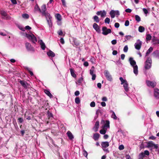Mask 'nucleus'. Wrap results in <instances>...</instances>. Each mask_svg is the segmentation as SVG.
Returning a JSON list of instances; mask_svg holds the SVG:
<instances>
[{"label": "nucleus", "instance_id": "nucleus-21", "mask_svg": "<svg viewBox=\"0 0 159 159\" xmlns=\"http://www.w3.org/2000/svg\"><path fill=\"white\" fill-rule=\"evenodd\" d=\"M47 117L49 120H52L53 118V115L52 113L49 112V110L47 111Z\"/></svg>", "mask_w": 159, "mask_h": 159}, {"label": "nucleus", "instance_id": "nucleus-28", "mask_svg": "<svg viewBox=\"0 0 159 159\" xmlns=\"http://www.w3.org/2000/svg\"><path fill=\"white\" fill-rule=\"evenodd\" d=\"M45 93L50 98H52L53 97L52 95L50 93V91L48 90H45L44 91Z\"/></svg>", "mask_w": 159, "mask_h": 159}, {"label": "nucleus", "instance_id": "nucleus-63", "mask_svg": "<svg viewBox=\"0 0 159 159\" xmlns=\"http://www.w3.org/2000/svg\"><path fill=\"white\" fill-rule=\"evenodd\" d=\"M131 37V36L130 35H126L125 36L126 39L127 40H128L130 39V38Z\"/></svg>", "mask_w": 159, "mask_h": 159}, {"label": "nucleus", "instance_id": "nucleus-29", "mask_svg": "<svg viewBox=\"0 0 159 159\" xmlns=\"http://www.w3.org/2000/svg\"><path fill=\"white\" fill-rule=\"evenodd\" d=\"M41 45V48L43 50H44L46 48V46L45 43L43 42L42 40H41V42L40 43Z\"/></svg>", "mask_w": 159, "mask_h": 159}, {"label": "nucleus", "instance_id": "nucleus-42", "mask_svg": "<svg viewBox=\"0 0 159 159\" xmlns=\"http://www.w3.org/2000/svg\"><path fill=\"white\" fill-rule=\"evenodd\" d=\"M83 81V77H82L81 78L79 79L77 81V82H78V84H80L82 83V82Z\"/></svg>", "mask_w": 159, "mask_h": 159}, {"label": "nucleus", "instance_id": "nucleus-3", "mask_svg": "<svg viewBox=\"0 0 159 159\" xmlns=\"http://www.w3.org/2000/svg\"><path fill=\"white\" fill-rule=\"evenodd\" d=\"M102 34L105 35H107L111 32V29H107V27L105 26L102 27Z\"/></svg>", "mask_w": 159, "mask_h": 159}, {"label": "nucleus", "instance_id": "nucleus-24", "mask_svg": "<svg viewBox=\"0 0 159 159\" xmlns=\"http://www.w3.org/2000/svg\"><path fill=\"white\" fill-rule=\"evenodd\" d=\"M133 67L134 70L133 72L135 75H137L138 74V67L137 65L133 66Z\"/></svg>", "mask_w": 159, "mask_h": 159}, {"label": "nucleus", "instance_id": "nucleus-7", "mask_svg": "<svg viewBox=\"0 0 159 159\" xmlns=\"http://www.w3.org/2000/svg\"><path fill=\"white\" fill-rule=\"evenodd\" d=\"M25 46L26 48L28 51H31L32 52L34 51V48L31 46V45L30 43L28 42L26 43L25 44Z\"/></svg>", "mask_w": 159, "mask_h": 159}, {"label": "nucleus", "instance_id": "nucleus-8", "mask_svg": "<svg viewBox=\"0 0 159 159\" xmlns=\"http://www.w3.org/2000/svg\"><path fill=\"white\" fill-rule=\"evenodd\" d=\"M46 10V6L44 4L41 7V12L43 15L45 16H49L48 15H49V16H50V15L49 14H47L45 12V11Z\"/></svg>", "mask_w": 159, "mask_h": 159}, {"label": "nucleus", "instance_id": "nucleus-43", "mask_svg": "<svg viewBox=\"0 0 159 159\" xmlns=\"http://www.w3.org/2000/svg\"><path fill=\"white\" fill-rule=\"evenodd\" d=\"M22 17L24 18L28 19L29 18V15L27 14H22Z\"/></svg>", "mask_w": 159, "mask_h": 159}, {"label": "nucleus", "instance_id": "nucleus-9", "mask_svg": "<svg viewBox=\"0 0 159 159\" xmlns=\"http://www.w3.org/2000/svg\"><path fill=\"white\" fill-rule=\"evenodd\" d=\"M149 155V152L148 150H145L144 152L140 153L139 155V157L141 158H144L145 155L148 156Z\"/></svg>", "mask_w": 159, "mask_h": 159}, {"label": "nucleus", "instance_id": "nucleus-51", "mask_svg": "<svg viewBox=\"0 0 159 159\" xmlns=\"http://www.w3.org/2000/svg\"><path fill=\"white\" fill-rule=\"evenodd\" d=\"M57 33L58 34V35L60 36L62 35L63 34L62 31L61 30H60L58 31L57 32Z\"/></svg>", "mask_w": 159, "mask_h": 159}, {"label": "nucleus", "instance_id": "nucleus-22", "mask_svg": "<svg viewBox=\"0 0 159 159\" xmlns=\"http://www.w3.org/2000/svg\"><path fill=\"white\" fill-rule=\"evenodd\" d=\"M110 122L108 120H106V123L103 126V128L104 129H107V128H109L110 127Z\"/></svg>", "mask_w": 159, "mask_h": 159}, {"label": "nucleus", "instance_id": "nucleus-41", "mask_svg": "<svg viewBox=\"0 0 159 159\" xmlns=\"http://www.w3.org/2000/svg\"><path fill=\"white\" fill-rule=\"evenodd\" d=\"M111 117L115 120H116L117 118V117L114 111L112 112V114L111 115Z\"/></svg>", "mask_w": 159, "mask_h": 159}, {"label": "nucleus", "instance_id": "nucleus-36", "mask_svg": "<svg viewBox=\"0 0 159 159\" xmlns=\"http://www.w3.org/2000/svg\"><path fill=\"white\" fill-rule=\"evenodd\" d=\"M34 9L36 11H39V12H41V11L40 9L39 8V6L38 4H36L34 7Z\"/></svg>", "mask_w": 159, "mask_h": 159}, {"label": "nucleus", "instance_id": "nucleus-10", "mask_svg": "<svg viewBox=\"0 0 159 159\" xmlns=\"http://www.w3.org/2000/svg\"><path fill=\"white\" fill-rule=\"evenodd\" d=\"M106 14L107 13L106 11L104 10L98 11L96 13V14L97 15L99 16L101 15V16L102 18L105 16H106Z\"/></svg>", "mask_w": 159, "mask_h": 159}, {"label": "nucleus", "instance_id": "nucleus-59", "mask_svg": "<svg viewBox=\"0 0 159 159\" xmlns=\"http://www.w3.org/2000/svg\"><path fill=\"white\" fill-rule=\"evenodd\" d=\"M156 138V137L153 136H150L149 138V139H152V140H154Z\"/></svg>", "mask_w": 159, "mask_h": 159}, {"label": "nucleus", "instance_id": "nucleus-18", "mask_svg": "<svg viewBox=\"0 0 159 159\" xmlns=\"http://www.w3.org/2000/svg\"><path fill=\"white\" fill-rule=\"evenodd\" d=\"M66 134L69 139L72 140L74 138V136L70 131H68Z\"/></svg>", "mask_w": 159, "mask_h": 159}, {"label": "nucleus", "instance_id": "nucleus-34", "mask_svg": "<svg viewBox=\"0 0 159 159\" xmlns=\"http://www.w3.org/2000/svg\"><path fill=\"white\" fill-rule=\"evenodd\" d=\"M93 20L96 23H98L99 21V19L98 16H93Z\"/></svg>", "mask_w": 159, "mask_h": 159}, {"label": "nucleus", "instance_id": "nucleus-39", "mask_svg": "<svg viewBox=\"0 0 159 159\" xmlns=\"http://www.w3.org/2000/svg\"><path fill=\"white\" fill-rule=\"evenodd\" d=\"M152 38V36L150 34H148L147 35L146 37V40L147 41L150 40Z\"/></svg>", "mask_w": 159, "mask_h": 159}, {"label": "nucleus", "instance_id": "nucleus-45", "mask_svg": "<svg viewBox=\"0 0 159 159\" xmlns=\"http://www.w3.org/2000/svg\"><path fill=\"white\" fill-rule=\"evenodd\" d=\"M26 70L28 71V72H29L30 75L31 76H33L34 75L33 72L31 71L30 70V68H26Z\"/></svg>", "mask_w": 159, "mask_h": 159}, {"label": "nucleus", "instance_id": "nucleus-20", "mask_svg": "<svg viewBox=\"0 0 159 159\" xmlns=\"http://www.w3.org/2000/svg\"><path fill=\"white\" fill-rule=\"evenodd\" d=\"M129 61L130 65L132 66H135L136 64V61L133 60V58L132 57H130L129 58Z\"/></svg>", "mask_w": 159, "mask_h": 159}, {"label": "nucleus", "instance_id": "nucleus-30", "mask_svg": "<svg viewBox=\"0 0 159 159\" xmlns=\"http://www.w3.org/2000/svg\"><path fill=\"white\" fill-rule=\"evenodd\" d=\"M71 76L74 78H76V75L74 72V70L72 68L70 69Z\"/></svg>", "mask_w": 159, "mask_h": 159}, {"label": "nucleus", "instance_id": "nucleus-27", "mask_svg": "<svg viewBox=\"0 0 159 159\" xmlns=\"http://www.w3.org/2000/svg\"><path fill=\"white\" fill-rule=\"evenodd\" d=\"M55 17L59 21H61V15L59 13L55 15Z\"/></svg>", "mask_w": 159, "mask_h": 159}, {"label": "nucleus", "instance_id": "nucleus-6", "mask_svg": "<svg viewBox=\"0 0 159 159\" xmlns=\"http://www.w3.org/2000/svg\"><path fill=\"white\" fill-rule=\"evenodd\" d=\"M49 107V103L46 101H45L44 102V105L40 109L41 111L44 112L45 110H46Z\"/></svg>", "mask_w": 159, "mask_h": 159}, {"label": "nucleus", "instance_id": "nucleus-11", "mask_svg": "<svg viewBox=\"0 0 159 159\" xmlns=\"http://www.w3.org/2000/svg\"><path fill=\"white\" fill-rule=\"evenodd\" d=\"M93 27L95 30L98 33H100L101 32V30L99 26L96 23H94L93 25Z\"/></svg>", "mask_w": 159, "mask_h": 159}, {"label": "nucleus", "instance_id": "nucleus-32", "mask_svg": "<svg viewBox=\"0 0 159 159\" xmlns=\"http://www.w3.org/2000/svg\"><path fill=\"white\" fill-rule=\"evenodd\" d=\"M123 86L124 87L126 91H127L129 90V88L128 87V84L127 82H125Z\"/></svg>", "mask_w": 159, "mask_h": 159}, {"label": "nucleus", "instance_id": "nucleus-19", "mask_svg": "<svg viewBox=\"0 0 159 159\" xmlns=\"http://www.w3.org/2000/svg\"><path fill=\"white\" fill-rule=\"evenodd\" d=\"M99 123L98 121H97L95 123L94 127L93 128V129H94V131L95 132H97L98 130V129L99 125Z\"/></svg>", "mask_w": 159, "mask_h": 159}, {"label": "nucleus", "instance_id": "nucleus-12", "mask_svg": "<svg viewBox=\"0 0 159 159\" xmlns=\"http://www.w3.org/2000/svg\"><path fill=\"white\" fill-rule=\"evenodd\" d=\"M154 96L156 98H159V89H154Z\"/></svg>", "mask_w": 159, "mask_h": 159}, {"label": "nucleus", "instance_id": "nucleus-54", "mask_svg": "<svg viewBox=\"0 0 159 159\" xmlns=\"http://www.w3.org/2000/svg\"><path fill=\"white\" fill-rule=\"evenodd\" d=\"M114 26L116 28H118L120 26V24L116 22Z\"/></svg>", "mask_w": 159, "mask_h": 159}, {"label": "nucleus", "instance_id": "nucleus-40", "mask_svg": "<svg viewBox=\"0 0 159 159\" xmlns=\"http://www.w3.org/2000/svg\"><path fill=\"white\" fill-rule=\"evenodd\" d=\"M75 102L77 104L80 103V98L79 97L76 98L75 99Z\"/></svg>", "mask_w": 159, "mask_h": 159}, {"label": "nucleus", "instance_id": "nucleus-50", "mask_svg": "<svg viewBox=\"0 0 159 159\" xmlns=\"http://www.w3.org/2000/svg\"><path fill=\"white\" fill-rule=\"evenodd\" d=\"M90 106L92 107H94L95 106V102L93 101L91 102L90 104Z\"/></svg>", "mask_w": 159, "mask_h": 159}, {"label": "nucleus", "instance_id": "nucleus-26", "mask_svg": "<svg viewBox=\"0 0 159 159\" xmlns=\"http://www.w3.org/2000/svg\"><path fill=\"white\" fill-rule=\"evenodd\" d=\"M153 50V48L152 47H150L149 49L147 51L146 53V56H148L149 54L152 52Z\"/></svg>", "mask_w": 159, "mask_h": 159}, {"label": "nucleus", "instance_id": "nucleus-16", "mask_svg": "<svg viewBox=\"0 0 159 159\" xmlns=\"http://www.w3.org/2000/svg\"><path fill=\"white\" fill-rule=\"evenodd\" d=\"M100 136V134L98 133H94L93 134V138L95 141H97L99 139Z\"/></svg>", "mask_w": 159, "mask_h": 159}, {"label": "nucleus", "instance_id": "nucleus-44", "mask_svg": "<svg viewBox=\"0 0 159 159\" xmlns=\"http://www.w3.org/2000/svg\"><path fill=\"white\" fill-rule=\"evenodd\" d=\"M0 14L2 16H7V13L5 11H2L0 12Z\"/></svg>", "mask_w": 159, "mask_h": 159}, {"label": "nucleus", "instance_id": "nucleus-13", "mask_svg": "<svg viewBox=\"0 0 159 159\" xmlns=\"http://www.w3.org/2000/svg\"><path fill=\"white\" fill-rule=\"evenodd\" d=\"M101 145L102 149L106 148L109 145V143L107 142H102Z\"/></svg>", "mask_w": 159, "mask_h": 159}, {"label": "nucleus", "instance_id": "nucleus-62", "mask_svg": "<svg viewBox=\"0 0 159 159\" xmlns=\"http://www.w3.org/2000/svg\"><path fill=\"white\" fill-rule=\"evenodd\" d=\"M80 93V92L79 91H76L75 93V94L76 96L79 95Z\"/></svg>", "mask_w": 159, "mask_h": 159}, {"label": "nucleus", "instance_id": "nucleus-33", "mask_svg": "<svg viewBox=\"0 0 159 159\" xmlns=\"http://www.w3.org/2000/svg\"><path fill=\"white\" fill-rule=\"evenodd\" d=\"M145 30V28L143 26H140L139 27V32L142 33Z\"/></svg>", "mask_w": 159, "mask_h": 159}, {"label": "nucleus", "instance_id": "nucleus-53", "mask_svg": "<svg viewBox=\"0 0 159 159\" xmlns=\"http://www.w3.org/2000/svg\"><path fill=\"white\" fill-rule=\"evenodd\" d=\"M124 148V147L123 145H120L119 147V149L120 150H122Z\"/></svg>", "mask_w": 159, "mask_h": 159}, {"label": "nucleus", "instance_id": "nucleus-55", "mask_svg": "<svg viewBox=\"0 0 159 159\" xmlns=\"http://www.w3.org/2000/svg\"><path fill=\"white\" fill-rule=\"evenodd\" d=\"M83 154L85 157H87L88 155L87 152L85 150L83 151Z\"/></svg>", "mask_w": 159, "mask_h": 159}, {"label": "nucleus", "instance_id": "nucleus-64", "mask_svg": "<svg viewBox=\"0 0 159 159\" xmlns=\"http://www.w3.org/2000/svg\"><path fill=\"white\" fill-rule=\"evenodd\" d=\"M60 42L62 44H64V39L63 38H61V39H60Z\"/></svg>", "mask_w": 159, "mask_h": 159}, {"label": "nucleus", "instance_id": "nucleus-15", "mask_svg": "<svg viewBox=\"0 0 159 159\" xmlns=\"http://www.w3.org/2000/svg\"><path fill=\"white\" fill-rule=\"evenodd\" d=\"M21 85L23 87L25 88H27V85H28V84L25 82L24 80H20L19 81Z\"/></svg>", "mask_w": 159, "mask_h": 159}, {"label": "nucleus", "instance_id": "nucleus-35", "mask_svg": "<svg viewBox=\"0 0 159 159\" xmlns=\"http://www.w3.org/2000/svg\"><path fill=\"white\" fill-rule=\"evenodd\" d=\"M107 131V129H103L100 130V133L102 134H105Z\"/></svg>", "mask_w": 159, "mask_h": 159}, {"label": "nucleus", "instance_id": "nucleus-57", "mask_svg": "<svg viewBox=\"0 0 159 159\" xmlns=\"http://www.w3.org/2000/svg\"><path fill=\"white\" fill-rule=\"evenodd\" d=\"M131 11V10L129 8L125 10V11L127 13H130Z\"/></svg>", "mask_w": 159, "mask_h": 159}, {"label": "nucleus", "instance_id": "nucleus-61", "mask_svg": "<svg viewBox=\"0 0 159 159\" xmlns=\"http://www.w3.org/2000/svg\"><path fill=\"white\" fill-rule=\"evenodd\" d=\"M120 57L121 59L124 60L125 57V55L124 54H122L120 55Z\"/></svg>", "mask_w": 159, "mask_h": 159}, {"label": "nucleus", "instance_id": "nucleus-4", "mask_svg": "<svg viewBox=\"0 0 159 159\" xmlns=\"http://www.w3.org/2000/svg\"><path fill=\"white\" fill-rule=\"evenodd\" d=\"M147 85L149 87H151L154 88L156 85V83L155 82L147 80L146 82Z\"/></svg>", "mask_w": 159, "mask_h": 159}, {"label": "nucleus", "instance_id": "nucleus-14", "mask_svg": "<svg viewBox=\"0 0 159 159\" xmlns=\"http://www.w3.org/2000/svg\"><path fill=\"white\" fill-rule=\"evenodd\" d=\"M142 44V42L141 41H139L138 43H136L134 44L135 48L137 50H139L141 47Z\"/></svg>", "mask_w": 159, "mask_h": 159}, {"label": "nucleus", "instance_id": "nucleus-46", "mask_svg": "<svg viewBox=\"0 0 159 159\" xmlns=\"http://www.w3.org/2000/svg\"><path fill=\"white\" fill-rule=\"evenodd\" d=\"M94 67L93 66H92L91 69L90 70V74L91 75L94 74H93V72H94L93 69H94Z\"/></svg>", "mask_w": 159, "mask_h": 159}, {"label": "nucleus", "instance_id": "nucleus-17", "mask_svg": "<svg viewBox=\"0 0 159 159\" xmlns=\"http://www.w3.org/2000/svg\"><path fill=\"white\" fill-rule=\"evenodd\" d=\"M152 56L154 57H159V51L156 50L153 52L152 53Z\"/></svg>", "mask_w": 159, "mask_h": 159}, {"label": "nucleus", "instance_id": "nucleus-2", "mask_svg": "<svg viewBox=\"0 0 159 159\" xmlns=\"http://www.w3.org/2000/svg\"><path fill=\"white\" fill-rule=\"evenodd\" d=\"M26 37L34 43H35L37 41V38L35 36L32 34V35L28 34H26Z\"/></svg>", "mask_w": 159, "mask_h": 159}, {"label": "nucleus", "instance_id": "nucleus-47", "mask_svg": "<svg viewBox=\"0 0 159 159\" xmlns=\"http://www.w3.org/2000/svg\"><path fill=\"white\" fill-rule=\"evenodd\" d=\"M110 22V19L108 18L107 17L105 20V22L106 23L109 24Z\"/></svg>", "mask_w": 159, "mask_h": 159}, {"label": "nucleus", "instance_id": "nucleus-1", "mask_svg": "<svg viewBox=\"0 0 159 159\" xmlns=\"http://www.w3.org/2000/svg\"><path fill=\"white\" fill-rule=\"evenodd\" d=\"M152 59L149 57H148L145 63L144 67L146 70L149 69L151 66Z\"/></svg>", "mask_w": 159, "mask_h": 159}, {"label": "nucleus", "instance_id": "nucleus-56", "mask_svg": "<svg viewBox=\"0 0 159 159\" xmlns=\"http://www.w3.org/2000/svg\"><path fill=\"white\" fill-rule=\"evenodd\" d=\"M111 43L113 45H115V44H116V43L117 41H116V40L114 39V40H112L111 41Z\"/></svg>", "mask_w": 159, "mask_h": 159}, {"label": "nucleus", "instance_id": "nucleus-38", "mask_svg": "<svg viewBox=\"0 0 159 159\" xmlns=\"http://www.w3.org/2000/svg\"><path fill=\"white\" fill-rule=\"evenodd\" d=\"M119 79L121 82V84H122L125 82H127V81L126 80H124L122 77H120L119 78Z\"/></svg>", "mask_w": 159, "mask_h": 159}, {"label": "nucleus", "instance_id": "nucleus-5", "mask_svg": "<svg viewBox=\"0 0 159 159\" xmlns=\"http://www.w3.org/2000/svg\"><path fill=\"white\" fill-rule=\"evenodd\" d=\"M104 74L107 80L110 81L112 80V76L108 70H105L104 71Z\"/></svg>", "mask_w": 159, "mask_h": 159}, {"label": "nucleus", "instance_id": "nucleus-48", "mask_svg": "<svg viewBox=\"0 0 159 159\" xmlns=\"http://www.w3.org/2000/svg\"><path fill=\"white\" fill-rule=\"evenodd\" d=\"M18 122L20 123H22L24 121L22 117L19 118L18 119Z\"/></svg>", "mask_w": 159, "mask_h": 159}, {"label": "nucleus", "instance_id": "nucleus-23", "mask_svg": "<svg viewBox=\"0 0 159 159\" xmlns=\"http://www.w3.org/2000/svg\"><path fill=\"white\" fill-rule=\"evenodd\" d=\"M47 54L49 57H54L55 56V53L50 50L47 52Z\"/></svg>", "mask_w": 159, "mask_h": 159}, {"label": "nucleus", "instance_id": "nucleus-49", "mask_svg": "<svg viewBox=\"0 0 159 159\" xmlns=\"http://www.w3.org/2000/svg\"><path fill=\"white\" fill-rule=\"evenodd\" d=\"M128 48L127 46L126 45V46H125V47H124V49H123L124 51L125 52H127L128 51Z\"/></svg>", "mask_w": 159, "mask_h": 159}, {"label": "nucleus", "instance_id": "nucleus-25", "mask_svg": "<svg viewBox=\"0 0 159 159\" xmlns=\"http://www.w3.org/2000/svg\"><path fill=\"white\" fill-rule=\"evenodd\" d=\"M154 145V143L152 141H150L148 143L147 147L148 148L152 147Z\"/></svg>", "mask_w": 159, "mask_h": 159}, {"label": "nucleus", "instance_id": "nucleus-37", "mask_svg": "<svg viewBox=\"0 0 159 159\" xmlns=\"http://www.w3.org/2000/svg\"><path fill=\"white\" fill-rule=\"evenodd\" d=\"M135 20L138 22H139L141 20L140 17L138 15H136L135 16Z\"/></svg>", "mask_w": 159, "mask_h": 159}, {"label": "nucleus", "instance_id": "nucleus-52", "mask_svg": "<svg viewBox=\"0 0 159 159\" xmlns=\"http://www.w3.org/2000/svg\"><path fill=\"white\" fill-rule=\"evenodd\" d=\"M129 21L128 20H127L125 21V25L126 26H127L129 25Z\"/></svg>", "mask_w": 159, "mask_h": 159}, {"label": "nucleus", "instance_id": "nucleus-58", "mask_svg": "<svg viewBox=\"0 0 159 159\" xmlns=\"http://www.w3.org/2000/svg\"><path fill=\"white\" fill-rule=\"evenodd\" d=\"M92 76V79L93 80H95V79H96V75L95 74H93V75H91Z\"/></svg>", "mask_w": 159, "mask_h": 159}, {"label": "nucleus", "instance_id": "nucleus-31", "mask_svg": "<svg viewBox=\"0 0 159 159\" xmlns=\"http://www.w3.org/2000/svg\"><path fill=\"white\" fill-rule=\"evenodd\" d=\"M110 14L111 18H114L115 17V11L113 10H111L110 12Z\"/></svg>", "mask_w": 159, "mask_h": 159}, {"label": "nucleus", "instance_id": "nucleus-60", "mask_svg": "<svg viewBox=\"0 0 159 159\" xmlns=\"http://www.w3.org/2000/svg\"><path fill=\"white\" fill-rule=\"evenodd\" d=\"M48 23V24L50 25V24L51 23V24H52L51 22V20L50 19V17H49V19L48 20H47Z\"/></svg>", "mask_w": 159, "mask_h": 159}]
</instances>
